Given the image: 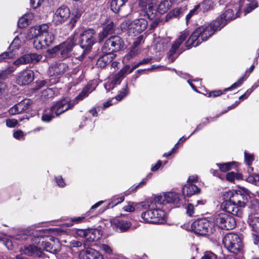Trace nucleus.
I'll use <instances>...</instances> for the list:
<instances>
[{
    "label": "nucleus",
    "mask_w": 259,
    "mask_h": 259,
    "mask_svg": "<svg viewBox=\"0 0 259 259\" xmlns=\"http://www.w3.org/2000/svg\"><path fill=\"white\" fill-rule=\"evenodd\" d=\"M223 94V92L221 90H218V91H212L208 93V97H217L220 95H221Z\"/></svg>",
    "instance_id": "nucleus-59"
},
{
    "label": "nucleus",
    "mask_w": 259,
    "mask_h": 259,
    "mask_svg": "<svg viewBox=\"0 0 259 259\" xmlns=\"http://www.w3.org/2000/svg\"><path fill=\"white\" fill-rule=\"evenodd\" d=\"M225 247L231 252L238 253L242 248L241 239L238 235L233 233L226 234L223 240Z\"/></svg>",
    "instance_id": "nucleus-12"
},
{
    "label": "nucleus",
    "mask_w": 259,
    "mask_h": 259,
    "mask_svg": "<svg viewBox=\"0 0 259 259\" xmlns=\"http://www.w3.org/2000/svg\"><path fill=\"white\" fill-rule=\"evenodd\" d=\"M182 192L184 195L187 197H191L193 195L200 193V189L196 185L187 184L183 187Z\"/></svg>",
    "instance_id": "nucleus-30"
},
{
    "label": "nucleus",
    "mask_w": 259,
    "mask_h": 259,
    "mask_svg": "<svg viewBox=\"0 0 259 259\" xmlns=\"http://www.w3.org/2000/svg\"><path fill=\"white\" fill-rule=\"evenodd\" d=\"M124 200V196H121L120 197L114 196L112 197V201L109 204L108 208L113 207L118 204L123 202Z\"/></svg>",
    "instance_id": "nucleus-43"
},
{
    "label": "nucleus",
    "mask_w": 259,
    "mask_h": 259,
    "mask_svg": "<svg viewBox=\"0 0 259 259\" xmlns=\"http://www.w3.org/2000/svg\"><path fill=\"white\" fill-rule=\"evenodd\" d=\"M197 6H199V10H201L203 13H205L213 8V2L212 0H204L202 3Z\"/></svg>",
    "instance_id": "nucleus-33"
},
{
    "label": "nucleus",
    "mask_w": 259,
    "mask_h": 259,
    "mask_svg": "<svg viewBox=\"0 0 259 259\" xmlns=\"http://www.w3.org/2000/svg\"><path fill=\"white\" fill-rule=\"evenodd\" d=\"M143 40V36L140 35L137 37V40L134 42V46L135 47L134 48H133L132 50L128 53L127 55V59H130L132 57L136 55L134 51L135 50V48H136Z\"/></svg>",
    "instance_id": "nucleus-39"
},
{
    "label": "nucleus",
    "mask_w": 259,
    "mask_h": 259,
    "mask_svg": "<svg viewBox=\"0 0 259 259\" xmlns=\"http://www.w3.org/2000/svg\"><path fill=\"white\" fill-rule=\"evenodd\" d=\"M248 195L240 192H227L224 195L225 200L221 204V208L229 213L241 217L243 208L248 202Z\"/></svg>",
    "instance_id": "nucleus-1"
},
{
    "label": "nucleus",
    "mask_w": 259,
    "mask_h": 259,
    "mask_svg": "<svg viewBox=\"0 0 259 259\" xmlns=\"http://www.w3.org/2000/svg\"><path fill=\"white\" fill-rule=\"evenodd\" d=\"M168 45L167 39H161L155 44V49L157 52H162L166 49Z\"/></svg>",
    "instance_id": "nucleus-36"
},
{
    "label": "nucleus",
    "mask_w": 259,
    "mask_h": 259,
    "mask_svg": "<svg viewBox=\"0 0 259 259\" xmlns=\"http://www.w3.org/2000/svg\"><path fill=\"white\" fill-rule=\"evenodd\" d=\"M95 36L96 31L93 29L85 30L80 34L79 43L82 52L80 55L76 53V59L82 61L86 55L91 52L93 46L97 41Z\"/></svg>",
    "instance_id": "nucleus-6"
},
{
    "label": "nucleus",
    "mask_w": 259,
    "mask_h": 259,
    "mask_svg": "<svg viewBox=\"0 0 259 259\" xmlns=\"http://www.w3.org/2000/svg\"><path fill=\"white\" fill-rule=\"evenodd\" d=\"M70 15V11L68 7L62 6L55 11L54 21L56 24H60L65 22Z\"/></svg>",
    "instance_id": "nucleus-21"
},
{
    "label": "nucleus",
    "mask_w": 259,
    "mask_h": 259,
    "mask_svg": "<svg viewBox=\"0 0 259 259\" xmlns=\"http://www.w3.org/2000/svg\"><path fill=\"white\" fill-rule=\"evenodd\" d=\"M58 51H60V45L55 46L52 49H48L47 50V53L50 55V57H53L54 55H55Z\"/></svg>",
    "instance_id": "nucleus-55"
},
{
    "label": "nucleus",
    "mask_w": 259,
    "mask_h": 259,
    "mask_svg": "<svg viewBox=\"0 0 259 259\" xmlns=\"http://www.w3.org/2000/svg\"><path fill=\"white\" fill-rule=\"evenodd\" d=\"M52 229H41L33 230V240L39 241L40 242V251L44 250L53 254L59 252L61 249L59 240L49 234L53 232Z\"/></svg>",
    "instance_id": "nucleus-4"
},
{
    "label": "nucleus",
    "mask_w": 259,
    "mask_h": 259,
    "mask_svg": "<svg viewBox=\"0 0 259 259\" xmlns=\"http://www.w3.org/2000/svg\"><path fill=\"white\" fill-rule=\"evenodd\" d=\"M18 121L16 119H7L6 120V125L8 127H13L17 125Z\"/></svg>",
    "instance_id": "nucleus-58"
},
{
    "label": "nucleus",
    "mask_w": 259,
    "mask_h": 259,
    "mask_svg": "<svg viewBox=\"0 0 259 259\" xmlns=\"http://www.w3.org/2000/svg\"><path fill=\"white\" fill-rule=\"evenodd\" d=\"M32 38H34L33 46L36 49H42L47 47L46 45H45L44 41H43L42 39L40 37L33 36Z\"/></svg>",
    "instance_id": "nucleus-37"
},
{
    "label": "nucleus",
    "mask_w": 259,
    "mask_h": 259,
    "mask_svg": "<svg viewBox=\"0 0 259 259\" xmlns=\"http://www.w3.org/2000/svg\"><path fill=\"white\" fill-rule=\"evenodd\" d=\"M82 13V10L77 8L72 13V16L74 17L75 19H79L80 18Z\"/></svg>",
    "instance_id": "nucleus-61"
},
{
    "label": "nucleus",
    "mask_w": 259,
    "mask_h": 259,
    "mask_svg": "<svg viewBox=\"0 0 259 259\" xmlns=\"http://www.w3.org/2000/svg\"><path fill=\"white\" fill-rule=\"evenodd\" d=\"M183 15V11L182 8H176L174 9L167 15V17L170 18L171 17L179 18Z\"/></svg>",
    "instance_id": "nucleus-40"
},
{
    "label": "nucleus",
    "mask_w": 259,
    "mask_h": 259,
    "mask_svg": "<svg viewBox=\"0 0 259 259\" xmlns=\"http://www.w3.org/2000/svg\"><path fill=\"white\" fill-rule=\"evenodd\" d=\"M235 178L239 179L237 175L234 172H230L226 175L227 180L230 182H233Z\"/></svg>",
    "instance_id": "nucleus-57"
},
{
    "label": "nucleus",
    "mask_w": 259,
    "mask_h": 259,
    "mask_svg": "<svg viewBox=\"0 0 259 259\" xmlns=\"http://www.w3.org/2000/svg\"><path fill=\"white\" fill-rule=\"evenodd\" d=\"M234 3L235 5L233 8L228 6L225 11L215 20L220 23L222 28L228 21L239 17L240 10H243L244 15H246L257 7V3L254 0H239L237 4L234 1Z\"/></svg>",
    "instance_id": "nucleus-2"
},
{
    "label": "nucleus",
    "mask_w": 259,
    "mask_h": 259,
    "mask_svg": "<svg viewBox=\"0 0 259 259\" xmlns=\"http://www.w3.org/2000/svg\"><path fill=\"white\" fill-rule=\"evenodd\" d=\"M201 259H217V255L210 251H206L201 257Z\"/></svg>",
    "instance_id": "nucleus-54"
},
{
    "label": "nucleus",
    "mask_w": 259,
    "mask_h": 259,
    "mask_svg": "<svg viewBox=\"0 0 259 259\" xmlns=\"http://www.w3.org/2000/svg\"><path fill=\"white\" fill-rule=\"evenodd\" d=\"M128 0H112L111 8L115 13L118 12L120 8L123 6Z\"/></svg>",
    "instance_id": "nucleus-32"
},
{
    "label": "nucleus",
    "mask_w": 259,
    "mask_h": 259,
    "mask_svg": "<svg viewBox=\"0 0 259 259\" xmlns=\"http://www.w3.org/2000/svg\"><path fill=\"white\" fill-rule=\"evenodd\" d=\"M148 24V21L146 20L139 18L134 20L124 21L121 24V28L127 29L128 33L136 36L143 32L147 28Z\"/></svg>",
    "instance_id": "nucleus-10"
},
{
    "label": "nucleus",
    "mask_w": 259,
    "mask_h": 259,
    "mask_svg": "<svg viewBox=\"0 0 259 259\" xmlns=\"http://www.w3.org/2000/svg\"><path fill=\"white\" fill-rule=\"evenodd\" d=\"M29 21L25 17H21L18 21V26L20 28H25L29 25Z\"/></svg>",
    "instance_id": "nucleus-48"
},
{
    "label": "nucleus",
    "mask_w": 259,
    "mask_h": 259,
    "mask_svg": "<svg viewBox=\"0 0 259 259\" xmlns=\"http://www.w3.org/2000/svg\"><path fill=\"white\" fill-rule=\"evenodd\" d=\"M128 94L129 90L127 87V83H126L125 88L120 92L119 94L115 97V99L117 101H120Z\"/></svg>",
    "instance_id": "nucleus-44"
},
{
    "label": "nucleus",
    "mask_w": 259,
    "mask_h": 259,
    "mask_svg": "<svg viewBox=\"0 0 259 259\" xmlns=\"http://www.w3.org/2000/svg\"><path fill=\"white\" fill-rule=\"evenodd\" d=\"M33 235V230L31 231L29 236L27 238L24 237V239L30 240L32 244H30L28 246H25L23 250V252L25 254L29 256H40L41 255V252L40 248V241L38 240L36 241H34Z\"/></svg>",
    "instance_id": "nucleus-17"
},
{
    "label": "nucleus",
    "mask_w": 259,
    "mask_h": 259,
    "mask_svg": "<svg viewBox=\"0 0 259 259\" xmlns=\"http://www.w3.org/2000/svg\"><path fill=\"white\" fill-rule=\"evenodd\" d=\"M82 245V242L79 241L72 240L69 242L70 247H79Z\"/></svg>",
    "instance_id": "nucleus-60"
},
{
    "label": "nucleus",
    "mask_w": 259,
    "mask_h": 259,
    "mask_svg": "<svg viewBox=\"0 0 259 259\" xmlns=\"http://www.w3.org/2000/svg\"><path fill=\"white\" fill-rule=\"evenodd\" d=\"M155 202L162 207V205L167 203H171L177 205L179 201V194L175 192H168L164 194L163 195L157 196L153 198Z\"/></svg>",
    "instance_id": "nucleus-18"
},
{
    "label": "nucleus",
    "mask_w": 259,
    "mask_h": 259,
    "mask_svg": "<svg viewBox=\"0 0 259 259\" xmlns=\"http://www.w3.org/2000/svg\"><path fill=\"white\" fill-rule=\"evenodd\" d=\"M83 246L84 249L78 254L79 259H104L103 255L98 251L87 247L86 243H83Z\"/></svg>",
    "instance_id": "nucleus-20"
},
{
    "label": "nucleus",
    "mask_w": 259,
    "mask_h": 259,
    "mask_svg": "<svg viewBox=\"0 0 259 259\" xmlns=\"http://www.w3.org/2000/svg\"><path fill=\"white\" fill-rule=\"evenodd\" d=\"M245 162L248 166L252 164V161L254 160L253 156L250 154L244 152Z\"/></svg>",
    "instance_id": "nucleus-50"
},
{
    "label": "nucleus",
    "mask_w": 259,
    "mask_h": 259,
    "mask_svg": "<svg viewBox=\"0 0 259 259\" xmlns=\"http://www.w3.org/2000/svg\"><path fill=\"white\" fill-rule=\"evenodd\" d=\"M68 65L64 62H57L50 68V72H53L55 75H60L64 74L68 69Z\"/></svg>",
    "instance_id": "nucleus-27"
},
{
    "label": "nucleus",
    "mask_w": 259,
    "mask_h": 259,
    "mask_svg": "<svg viewBox=\"0 0 259 259\" xmlns=\"http://www.w3.org/2000/svg\"><path fill=\"white\" fill-rule=\"evenodd\" d=\"M213 221L220 228L224 230H231L236 226L235 219L224 212L215 214L213 217Z\"/></svg>",
    "instance_id": "nucleus-14"
},
{
    "label": "nucleus",
    "mask_w": 259,
    "mask_h": 259,
    "mask_svg": "<svg viewBox=\"0 0 259 259\" xmlns=\"http://www.w3.org/2000/svg\"><path fill=\"white\" fill-rule=\"evenodd\" d=\"M76 235L80 237L84 238L85 241L84 242L87 244L88 242H94L100 239L102 236L100 231L96 229H77L76 231Z\"/></svg>",
    "instance_id": "nucleus-16"
},
{
    "label": "nucleus",
    "mask_w": 259,
    "mask_h": 259,
    "mask_svg": "<svg viewBox=\"0 0 259 259\" xmlns=\"http://www.w3.org/2000/svg\"><path fill=\"white\" fill-rule=\"evenodd\" d=\"M189 35V33L188 31H185L181 33L180 36L172 44L171 49L168 52V57L169 61L172 62L175 61L180 53L177 52V50Z\"/></svg>",
    "instance_id": "nucleus-19"
},
{
    "label": "nucleus",
    "mask_w": 259,
    "mask_h": 259,
    "mask_svg": "<svg viewBox=\"0 0 259 259\" xmlns=\"http://www.w3.org/2000/svg\"><path fill=\"white\" fill-rule=\"evenodd\" d=\"M111 224L114 229L120 232L127 231L132 225L130 222L119 218L113 220Z\"/></svg>",
    "instance_id": "nucleus-26"
},
{
    "label": "nucleus",
    "mask_w": 259,
    "mask_h": 259,
    "mask_svg": "<svg viewBox=\"0 0 259 259\" xmlns=\"http://www.w3.org/2000/svg\"><path fill=\"white\" fill-rule=\"evenodd\" d=\"M15 55V54L13 51L3 53L0 55V62L6 61L7 59L13 58Z\"/></svg>",
    "instance_id": "nucleus-45"
},
{
    "label": "nucleus",
    "mask_w": 259,
    "mask_h": 259,
    "mask_svg": "<svg viewBox=\"0 0 259 259\" xmlns=\"http://www.w3.org/2000/svg\"><path fill=\"white\" fill-rule=\"evenodd\" d=\"M199 6H195L194 8L190 11L189 13L186 16V23L188 24L190 19L193 16L197 15L199 11Z\"/></svg>",
    "instance_id": "nucleus-41"
},
{
    "label": "nucleus",
    "mask_w": 259,
    "mask_h": 259,
    "mask_svg": "<svg viewBox=\"0 0 259 259\" xmlns=\"http://www.w3.org/2000/svg\"><path fill=\"white\" fill-rule=\"evenodd\" d=\"M90 87L88 85L85 87L81 92L72 100L66 98L57 101L54 104V107L52 109L53 112H55L57 115H60L68 109H71L79 101L82 100L89 96L92 91H90Z\"/></svg>",
    "instance_id": "nucleus-8"
},
{
    "label": "nucleus",
    "mask_w": 259,
    "mask_h": 259,
    "mask_svg": "<svg viewBox=\"0 0 259 259\" xmlns=\"http://www.w3.org/2000/svg\"><path fill=\"white\" fill-rule=\"evenodd\" d=\"M29 35L30 37H40L44 41L45 45L49 46L52 45L54 40L55 36L52 32L49 31V26L47 24H43L36 25L29 30Z\"/></svg>",
    "instance_id": "nucleus-9"
},
{
    "label": "nucleus",
    "mask_w": 259,
    "mask_h": 259,
    "mask_svg": "<svg viewBox=\"0 0 259 259\" xmlns=\"http://www.w3.org/2000/svg\"><path fill=\"white\" fill-rule=\"evenodd\" d=\"M90 87L88 85L85 87L81 92L72 100L66 98L57 101L54 104V107L52 109L53 112H55L57 115H60L68 109H71L79 101L82 100L89 96L92 91H90Z\"/></svg>",
    "instance_id": "nucleus-7"
},
{
    "label": "nucleus",
    "mask_w": 259,
    "mask_h": 259,
    "mask_svg": "<svg viewBox=\"0 0 259 259\" xmlns=\"http://www.w3.org/2000/svg\"><path fill=\"white\" fill-rule=\"evenodd\" d=\"M42 56L36 53H31L23 55L17 59L14 64L16 65L27 63H35L40 61Z\"/></svg>",
    "instance_id": "nucleus-23"
},
{
    "label": "nucleus",
    "mask_w": 259,
    "mask_h": 259,
    "mask_svg": "<svg viewBox=\"0 0 259 259\" xmlns=\"http://www.w3.org/2000/svg\"><path fill=\"white\" fill-rule=\"evenodd\" d=\"M244 77L243 76L239 78V79L235 83H234L230 87L226 88L224 90V92L230 91L231 89H235L239 87L243 82Z\"/></svg>",
    "instance_id": "nucleus-49"
},
{
    "label": "nucleus",
    "mask_w": 259,
    "mask_h": 259,
    "mask_svg": "<svg viewBox=\"0 0 259 259\" xmlns=\"http://www.w3.org/2000/svg\"><path fill=\"white\" fill-rule=\"evenodd\" d=\"M44 0H30L31 7L33 9H36L39 7Z\"/></svg>",
    "instance_id": "nucleus-56"
},
{
    "label": "nucleus",
    "mask_w": 259,
    "mask_h": 259,
    "mask_svg": "<svg viewBox=\"0 0 259 259\" xmlns=\"http://www.w3.org/2000/svg\"><path fill=\"white\" fill-rule=\"evenodd\" d=\"M186 212L190 217L195 215V206L192 203H189L186 207Z\"/></svg>",
    "instance_id": "nucleus-51"
},
{
    "label": "nucleus",
    "mask_w": 259,
    "mask_h": 259,
    "mask_svg": "<svg viewBox=\"0 0 259 259\" xmlns=\"http://www.w3.org/2000/svg\"><path fill=\"white\" fill-rule=\"evenodd\" d=\"M75 45L73 38H70L60 44V54L62 58H67Z\"/></svg>",
    "instance_id": "nucleus-25"
},
{
    "label": "nucleus",
    "mask_w": 259,
    "mask_h": 259,
    "mask_svg": "<svg viewBox=\"0 0 259 259\" xmlns=\"http://www.w3.org/2000/svg\"><path fill=\"white\" fill-rule=\"evenodd\" d=\"M147 211H143L141 215L145 223L151 224H162L165 221V213L158 203L153 198H149L140 203Z\"/></svg>",
    "instance_id": "nucleus-5"
},
{
    "label": "nucleus",
    "mask_w": 259,
    "mask_h": 259,
    "mask_svg": "<svg viewBox=\"0 0 259 259\" xmlns=\"http://www.w3.org/2000/svg\"><path fill=\"white\" fill-rule=\"evenodd\" d=\"M103 54V55L100 57L97 62V65L101 68H104L106 66L116 57V55L112 53Z\"/></svg>",
    "instance_id": "nucleus-28"
},
{
    "label": "nucleus",
    "mask_w": 259,
    "mask_h": 259,
    "mask_svg": "<svg viewBox=\"0 0 259 259\" xmlns=\"http://www.w3.org/2000/svg\"><path fill=\"white\" fill-rule=\"evenodd\" d=\"M141 65L140 64V62L134 65L131 68H130V66L128 65H126L124 66V67H128V69H127V74H130L132 73L135 69H136L137 68H138L139 66H140Z\"/></svg>",
    "instance_id": "nucleus-63"
},
{
    "label": "nucleus",
    "mask_w": 259,
    "mask_h": 259,
    "mask_svg": "<svg viewBox=\"0 0 259 259\" xmlns=\"http://www.w3.org/2000/svg\"><path fill=\"white\" fill-rule=\"evenodd\" d=\"M158 0H140L139 6L150 19H154L157 14Z\"/></svg>",
    "instance_id": "nucleus-15"
},
{
    "label": "nucleus",
    "mask_w": 259,
    "mask_h": 259,
    "mask_svg": "<svg viewBox=\"0 0 259 259\" xmlns=\"http://www.w3.org/2000/svg\"><path fill=\"white\" fill-rule=\"evenodd\" d=\"M34 72L30 69L24 70L20 72L17 78V81L21 85H27L34 79Z\"/></svg>",
    "instance_id": "nucleus-24"
},
{
    "label": "nucleus",
    "mask_w": 259,
    "mask_h": 259,
    "mask_svg": "<svg viewBox=\"0 0 259 259\" xmlns=\"http://www.w3.org/2000/svg\"><path fill=\"white\" fill-rule=\"evenodd\" d=\"M56 182L57 183L58 185L60 187H64L65 186V183L61 176H58L56 178Z\"/></svg>",
    "instance_id": "nucleus-62"
},
{
    "label": "nucleus",
    "mask_w": 259,
    "mask_h": 259,
    "mask_svg": "<svg viewBox=\"0 0 259 259\" xmlns=\"http://www.w3.org/2000/svg\"><path fill=\"white\" fill-rule=\"evenodd\" d=\"M114 23L111 22L105 27H103L102 31L99 32L98 35V40L99 42L102 41L109 35L114 32Z\"/></svg>",
    "instance_id": "nucleus-29"
},
{
    "label": "nucleus",
    "mask_w": 259,
    "mask_h": 259,
    "mask_svg": "<svg viewBox=\"0 0 259 259\" xmlns=\"http://www.w3.org/2000/svg\"><path fill=\"white\" fill-rule=\"evenodd\" d=\"M124 46V42L123 38L120 36L114 35L105 41L101 51L102 53H113L122 49Z\"/></svg>",
    "instance_id": "nucleus-13"
},
{
    "label": "nucleus",
    "mask_w": 259,
    "mask_h": 259,
    "mask_svg": "<svg viewBox=\"0 0 259 259\" xmlns=\"http://www.w3.org/2000/svg\"><path fill=\"white\" fill-rule=\"evenodd\" d=\"M128 67H123L117 74H116L112 80L114 84H119L122 79L127 75V69Z\"/></svg>",
    "instance_id": "nucleus-31"
},
{
    "label": "nucleus",
    "mask_w": 259,
    "mask_h": 259,
    "mask_svg": "<svg viewBox=\"0 0 259 259\" xmlns=\"http://www.w3.org/2000/svg\"><path fill=\"white\" fill-rule=\"evenodd\" d=\"M15 69L13 67L9 66L6 69L2 70L0 72V79H5L8 75L14 72Z\"/></svg>",
    "instance_id": "nucleus-42"
},
{
    "label": "nucleus",
    "mask_w": 259,
    "mask_h": 259,
    "mask_svg": "<svg viewBox=\"0 0 259 259\" xmlns=\"http://www.w3.org/2000/svg\"><path fill=\"white\" fill-rule=\"evenodd\" d=\"M31 104L32 101L30 99H25L10 108L9 113L11 115H16L27 112L29 109Z\"/></svg>",
    "instance_id": "nucleus-22"
},
{
    "label": "nucleus",
    "mask_w": 259,
    "mask_h": 259,
    "mask_svg": "<svg viewBox=\"0 0 259 259\" xmlns=\"http://www.w3.org/2000/svg\"><path fill=\"white\" fill-rule=\"evenodd\" d=\"M171 6L170 2L169 0H163L159 4H157V11L160 13H164L170 8Z\"/></svg>",
    "instance_id": "nucleus-35"
},
{
    "label": "nucleus",
    "mask_w": 259,
    "mask_h": 259,
    "mask_svg": "<svg viewBox=\"0 0 259 259\" xmlns=\"http://www.w3.org/2000/svg\"><path fill=\"white\" fill-rule=\"evenodd\" d=\"M192 230L201 235H209L215 231L213 223L205 219H201L194 221L192 225Z\"/></svg>",
    "instance_id": "nucleus-11"
},
{
    "label": "nucleus",
    "mask_w": 259,
    "mask_h": 259,
    "mask_svg": "<svg viewBox=\"0 0 259 259\" xmlns=\"http://www.w3.org/2000/svg\"><path fill=\"white\" fill-rule=\"evenodd\" d=\"M13 136L15 139H20L23 137V133L21 131H17L13 133Z\"/></svg>",
    "instance_id": "nucleus-64"
},
{
    "label": "nucleus",
    "mask_w": 259,
    "mask_h": 259,
    "mask_svg": "<svg viewBox=\"0 0 259 259\" xmlns=\"http://www.w3.org/2000/svg\"><path fill=\"white\" fill-rule=\"evenodd\" d=\"M20 45L21 40L18 36H16L10 46V49H12V51L14 52V50H17L19 49Z\"/></svg>",
    "instance_id": "nucleus-46"
},
{
    "label": "nucleus",
    "mask_w": 259,
    "mask_h": 259,
    "mask_svg": "<svg viewBox=\"0 0 259 259\" xmlns=\"http://www.w3.org/2000/svg\"><path fill=\"white\" fill-rule=\"evenodd\" d=\"M133 204V202H128L126 205L123 206V209L126 212H133L135 210Z\"/></svg>",
    "instance_id": "nucleus-53"
},
{
    "label": "nucleus",
    "mask_w": 259,
    "mask_h": 259,
    "mask_svg": "<svg viewBox=\"0 0 259 259\" xmlns=\"http://www.w3.org/2000/svg\"><path fill=\"white\" fill-rule=\"evenodd\" d=\"M54 107V105L52 106L50 109V113H44L41 117V120L44 122H50L53 118L55 117V115L57 116L59 115H57L55 112H53L52 109Z\"/></svg>",
    "instance_id": "nucleus-38"
},
{
    "label": "nucleus",
    "mask_w": 259,
    "mask_h": 259,
    "mask_svg": "<svg viewBox=\"0 0 259 259\" xmlns=\"http://www.w3.org/2000/svg\"><path fill=\"white\" fill-rule=\"evenodd\" d=\"M249 225L251 229L257 233H259V217H250L248 219Z\"/></svg>",
    "instance_id": "nucleus-34"
},
{
    "label": "nucleus",
    "mask_w": 259,
    "mask_h": 259,
    "mask_svg": "<svg viewBox=\"0 0 259 259\" xmlns=\"http://www.w3.org/2000/svg\"><path fill=\"white\" fill-rule=\"evenodd\" d=\"M100 248L101 250L103 251L105 253L107 254H111L112 252V249L111 247L107 244H101L100 246Z\"/></svg>",
    "instance_id": "nucleus-52"
},
{
    "label": "nucleus",
    "mask_w": 259,
    "mask_h": 259,
    "mask_svg": "<svg viewBox=\"0 0 259 259\" xmlns=\"http://www.w3.org/2000/svg\"><path fill=\"white\" fill-rule=\"evenodd\" d=\"M220 23L214 20L196 28L185 43L188 49L198 46L201 41L207 40L216 31L221 30Z\"/></svg>",
    "instance_id": "nucleus-3"
},
{
    "label": "nucleus",
    "mask_w": 259,
    "mask_h": 259,
    "mask_svg": "<svg viewBox=\"0 0 259 259\" xmlns=\"http://www.w3.org/2000/svg\"><path fill=\"white\" fill-rule=\"evenodd\" d=\"M235 163L234 162H227L222 164H217V165L219 166L220 169L224 172H226L229 170H230L233 164Z\"/></svg>",
    "instance_id": "nucleus-47"
}]
</instances>
